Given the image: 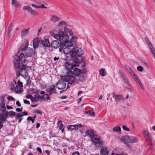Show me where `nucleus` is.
I'll return each mask as SVG.
<instances>
[{
    "instance_id": "nucleus-4",
    "label": "nucleus",
    "mask_w": 155,
    "mask_h": 155,
    "mask_svg": "<svg viewBox=\"0 0 155 155\" xmlns=\"http://www.w3.org/2000/svg\"><path fill=\"white\" fill-rule=\"evenodd\" d=\"M62 80H64L65 82H68V84H71L75 81V78L72 74L71 71H68L67 75L62 77Z\"/></svg>"
},
{
    "instance_id": "nucleus-11",
    "label": "nucleus",
    "mask_w": 155,
    "mask_h": 155,
    "mask_svg": "<svg viewBox=\"0 0 155 155\" xmlns=\"http://www.w3.org/2000/svg\"><path fill=\"white\" fill-rule=\"evenodd\" d=\"M69 37L68 35H67L66 33L64 34H64L63 35H62V37L61 39V41L60 42L62 43L63 42L62 45H64L65 43H67L68 42H71L70 41H69Z\"/></svg>"
},
{
    "instance_id": "nucleus-57",
    "label": "nucleus",
    "mask_w": 155,
    "mask_h": 155,
    "mask_svg": "<svg viewBox=\"0 0 155 155\" xmlns=\"http://www.w3.org/2000/svg\"><path fill=\"white\" fill-rule=\"evenodd\" d=\"M72 155H80V154L78 151H77L73 152L72 153Z\"/></svg>"
},
{
    "instance_id": "nucleus-10",
    "label": "nucleus",
    "mask_w": 155,
    "mask_h": 155,
    "mask_svg": "<svg viewBox=\"0 0 155 155\" xmlns=\"http://www.w3.org/2000/svg\"><path fill=\"white\" fill-rule=\"evenodd\" d=\"M8 116L7 114H0V129L3 127V124L6 120Z\"/></svg>"
},
{
    "instance_id": "nucleus-47",
    "label": "nucleus",
    "mask_w": 155,
    "mask_h": 155,
    "mask_svg": "<svg viewBox=\"0 0 155 155\" xmlns=\"http://www.w3.org/2000/svg\"><path fill=\"white\" fill-rule=\"evenodd\" d=\"M24 116V115L20 113V114H18L15 117V118L16 119H18Z\"/></svg>"
},
{
    "instance_id": "nucleus-3",
    "label": "nucleus",
    "mask_w": 155,
    "mask_h": 155,
    "mask_svg": "<svg viewBox=\"0 0 155 155\" xmlns=\"http://www.w3.org/2000/svg\"><path fill=\"white\" fill-rule=\"evenodd\" d=\"M73 45V44L71 42H68L67 43H65L64 45H61L60 47L59 51L61 52L63 50L64 53L65 54H68L71 52L70 47H72Z\"/></svg>"
},
{
    "instance_id": "nucleus-7",
    "label": "nucleus",
    "mask_w": 155,
    "mask_h": 155,
    "mask_svg": "<svg viewBox=\"0 0 155 155\" xmlns=\"http://www.w3.org/2000/svg\"><path fill=\"white\" fill-rule=\"evenodd\" d=\"M91 140L94 143L98 144V146L101 147L102 146L103 143L100 140V137L97 135H94L91 138Z\"/></svg>"
},
{
    "instance_id": "nucleus-48",
    "label": "nucleus",
    "mask_w": 155,
    "mask_h": 155,
    "mask_svg": "<svg viewBox=\"0 0 155 155\" xmlns=\"http://www.w3.org/2000/svg\"><path fill=\"white\" fill-rule=\"evenodd\" d=\"M30 13H31V14L35 15H37L38 14L37 12L33 10L32 9H31V10Z\"/></svg>"
},
{
    "instance_id": "nucleus-44",
    "label": "nucleus",
    "mask_w": 155,
    "mask_h": 155,
    "mask_svg": "<svg viewBox=\"0 0 155 155\" xmlns=\"http://www.w3.org/2000/svg\"><path fill=\"white\" fill-rule=\"evenodd\" d=\"M30 91L31 93L32 94H38L39 93V90H37L34 88L31 89V90Z\"/></svg>"
},
{
    "instance_id": "nucleus-29",
    "label": "nucleus",
    "mask_w": 155,
    "mask_h": 155,
    "mask_svg": "<svg viewBox=\"0 0 155 155\" xmlns=\"http://www.w3.org/2000/svg\"><path fill=\"white\" fill-rule=\"evenodd\" d=\"M13 24L12 23H10L8 28V30L7 31L8 35L9 37L10 36V34L12 30V29L13 27Z\"/></svg>"
},
{
    "instance_id": "nucleus-6",
    "label": "nucleus",
    "mask_w": 155,
    "mask_h": 155,
    "mask_svg": "<svg viewBox=\"0 0 155 155\" xmlns=\"http://www.w3.org/2000/svg\"><path fill=\"white\" fill-rule=\"evenodd\" d=\"M144 138L146 140V146L147 147H148V149L149 150H152L153 148V143L151 135Z\"/></svg>"
},
{
    "instance_id": "nucleus-37",
    "label": "nucleus",
    "mask_w": 155,
    "mask_h": 155,
    "mask_svg": "<svg viewBox=\"0 0 155 155\" xmlns=\"http://www.w3.org/2000/svg\"><path fill=\"white\" fill-rule=\"evenodd\" d=\"M78 76V79L79 81L82 82L84 80L85 78L83 74H80Z\"/></svg>"
},
{
    "instance_id": "nucleus-27",
    "label": "nucleus",
    "mask_w": 155,
    "mask_h": 155,
    "mask_svg": "<svg viewBox=\"0 0 155 155\" xmlns=\"http://www.w3.org/2000/svg\"><path fill=\"white\" fill-rule=\"evenodd\" d=\"M34 98L35 100V101L36 102H37L43 100L42 97L39 95H35V97H34Z\"/></svg>"
},
{
    "instance_id": "nucleus-35",
    "label": "nucleus",
    "mask_w": 155,
    "mask_h": 155,
    "mask_svg": "<svg viewBox=\"0 0 155 155\" xmlns=\"http://www.w3.org/2000/svg\"><path fill=\"white\" fill-rule=\"evenodd\" d=\"M78 38L75 36H72L71 38V42L73 44H75L77 42Z\"/></svg>"
},
{
    "instance_id": "nucleus-64",
    "label": "nucleus",
    "mask_w": 155,
    "mask_h": 155,
    "mask_svg": "<svg viewBox=\"0 0 155 155\" xmlns=\"http://www.w3.org/2000/svg\"><path fill=\"white\" fill-rule=\"evenodd\" d=\"M24 103L25 104H27L28 105L30 104V102L29 101L26 100H24Z\"/></svg>"
},
{
    "instance_id": "nucleus-17",
    "label": "nucleus",
    "mask_w": 155,
    "mask_h": 155,
    "mask_svg": "<svg viewBox=\"0 0 155 155\" xmlns=\"http://www.w3.org/2000/svg\"><path fill=\"white\" fill-rule=\"evenodd\" d=\"M63 31L61 30L59 31L58 32V34L54 35V38L60 41H61L62 35H63Z\"/></svg>"
},
{
    "instance_id": "nucleus-12",
    "label": "nucleus",
    "mask_w": 155,
    "mask_h": 155,
    "mask_svg": "<svg viewBox=\"0 0 155 155\" xmlns=\"http://www.w3.org/2000/svg\"><path fill=\"white\" fill-rule=\"evenodd\" d=\"M12 86L13 87V88L12 87L11 88V90H13L14 89L15 92L16 93L20 94L23 92L22 87L18 86V85H16L14 88V86L13 85H12Z\"/></svg>"
},
{
    "instance_id": "nucleus-58",
    "label": "nucleus",
    "mask_w": 155,
    "mask_h": 155,
    "mask_svg": "<svg viewBox=\"0 0 155 155\" xmlns=\"http://www.w3.org/2000/svg\"><path fill=\"white\" fill-rule=\"evenodd\" d=\"M22 108L21 107L20 108H17L16 109V111L18 112H20L22 111Z\"/></svg>"
},
{
    "instance_id": "nucleus-50",
    "label": "nucleus",
    "mask_w": 155,
    "mask_h": 155,
    "mask_svg": "<svg viewBox=\"0 0 155 155\" xmlns=\"http://www.w3.org/2000/svg\"><path fill=\"white\" fill-rule=\"evenodd\" d=\"M122 127L123 129L125 131H129L130 130V129L125 126L123 125Z\"/></svg>"
},
{
    "instance_id": "nucleus-36",
    "label": "nucleus",
    "mask_w": 155,
    "mask_h": 155,
    "mask_svg": "<svg viewBox=\"0 0 155 155\" xmlns=\"http://www.w3.org/2000/svg\"><path fill=\"white\" fill-rule=\"evenodd\" d=\"M49 95V94H45L44 95L42 96V97L43 99H44L45 101H48L50 99Z\"/></svg>"
},
{
    "instance_id": "nucleus-42",
    "label": "nucleus",
    "mask_w": 155,
    "mask_h": 155,
    "mask_svg": "<svg viewBox=\"0 0 155 155\" xmlns=\"http://www.w3.org/2000/svg\"><path fill=\"white\" fill-rule=\"evenodd\" d=\"M143 134L144 136V137H146L147 136H148L151 135L149 133L148 130H143Z\"/></svg>"
},
{
    "instance_id": "nucleus-31",
    "label": "nucleus",
    "mask_w": 155,
    "mask_h": 155,
    "mask_svg": "<svg viewBox=\"0 0 155 155\" xmlns=\"http://www.w3.org/2000/svg\"><path fill=\"white\" fill-rule=\"evenodd\" d=\"M144 40L149 46V47H151L153 46L152 44L151 43L150 40L147 37H145L144 38Z\"/></svg>"
},
{
    "instance_id": "nucleus-46",
    "label": "nucleus",
    "mask_w": 155,
    "mask_h": 155,
    "mask_svg": "<svg viewBox=\"0 0 155 155\" xmlns=\"http://www.w3.org/2000/svg\"><path fill=\"white\" fill-rule=\"evenodd\" d=\"M15 84H17L18 86H19L20 87H22L23 86L22 85V83L19 80H18L17 82H16L15 81Z\"/></svg>"
},
{
    "instance_id": "nucleus-55",
    "label": "nucleus",
    "mask_w": 155,
    "mask_h": 155,
    "mask_svg": "<svg viewBox=\"0 0 155 155\" xmlns=\"http://www.w3.org/2000/svg\"><path fill=\"white\" fill-rule=\"evenodd\" d=\"M31 81L30 78H28L27 81L26 85H29L31 83Z\"/></svg>"
},
{
    "instance_id": "nucleus-62",
    "label": "nucleus",
    "mask_w": 155,
    "mask_h": 155,
    "mask_svg": "<svg viewBox=\"0 0 155 155\" xmlns=\"http://www.w3.org/2000/svg\"><path fill=\"white\" fill-rule=\"evenodd\" d=\"M89 114L90 115H91L92 116H94L95 115V114L94 112L92 111H89Z\"/></svg>"
},
{
    "instance_id": "nucleus-39",
    "label": "nucleus",
    "mask_w": 155,
    "mask_h": 155,
    "mask_svg": "<svg viewBox=\"0 0 155 155\" xmlns=\"http://www.w3.org/2000/svg\"><path fill=\"white\" fill-rule=\"evenodd\" d=\"M132 76L133 78L137 82L139 81H140L136 75L134 74V72H131L130 74Z\"/></svg>"
},
{
    "instance_id": "nucleus-30",
    "label": "nucleus",
    "mask_w": 155,
    "mask_h": 155,
    "mask_svg": "<svg viewBox=\"0 0 155 155\" xmlns=\"http://www.w3.org/2000/svg\"><path fill=\"white\" fill-rule=\"evenodd\" d=\"M60 19V18L55 15L53 16L51 18V20L53 22H56L58 21Z\"/></svg>"
},
{
    "instance_id": "nucleus-54",
    "label": "nucleus",
    "mask_w": 155,
    "mask_h": 155,
    "mask_svg": "<svg viewBox=\"0 0 155 155\" xmlns=\"http://www.w3.org/2000/svg\"><path fill=\"white\" fill-rule=\"evenodd\" d=\"M23 45H24L25 47H26L27 48V47L28 45V42L27 41H25L24 43H23Z\"/></svg>"
},
{
    "instance_id": "nucleus-33",
    "label": "nucleus",
    "mask_w": 155,
    "mask_h": 155,
    "mask_svg": "<svg viewBox=\"0 0 155 155\" xmlns=\"http://www.w3.org/2000/svg\"><path fill=\"white\" fill-rule=\"evenodd\" d=\"M65 33H69V35L71 36H73V33L72 31L71 30V29H69L68 28H65Z\"/></svg>"
},
{
    "instance_id": "nucleus-15",
    "label": "nucleus",
    "mask_w": 155,
    "mask_h": 155,
    "mask_svg": "<svg viewBox=\"0 0 155 155\" xmlns=\"http://www.w3.org/2000/svg\"><path fill=\"white\" fill-rule=\"evenodd\" d=\"M59 28L61 30H64L65 32V29L67 28L66 27V23L64 21H61L59 22L58 25Z\"/></svg>"
},
{
    "instance_id": "nucleus-25",
    "label": "nucleus",
    "mask_w": 155,
    "mask_h": 155,
    "mask_svg": "<svg viewBox=\"0 0 155 155\" xmlns=\"http://www.w3.org/2000/svg\"><path fill=\"white\" fill-rule=\"evenodd\" d=\"M86 136H88L91 138L94 135L93 130H87L85 133Z\"/></svg>"
},
{
    "instance_id": "nucleus-23",
    "label": "nucleus",
    "mask_w": 155,
    "mask_h": 155,
    "mask_svg": "<svg viewBox=\"0 0 155 155\" xmlns=\"http://www.w3.org/2000/svg\"><path fill=\"white\" fill-rule=\"evenodd\" d=\"M39 43L38 39L37 38H36L34 39L33 41V47L35 49L37 48L38 46Z\"/></svg>"
},
{
    "instance_id": "nucleus-41",
    "label": "nucleus",
    "mask_w": 155,
    "mask_h": 155,
    "mask_svg": "<svg viewBox=\"0 0 155 155\" xmlns=\"http://www.w3.org/2000/svg\"><path fill=\"white\" fill-rule=\"evenodd\" d=\"M57 124L58 127L60 129L64 128L61 121L60 120L57 123Z\"/></svg>"
},
{
    "instance_id": "nucleus-20",
    "label": "nucleus",
    "mask_w": 155,
    "mask_h": 155,
    "mask_svg": "<svg viewBox=\"0 0 155 155\" xmlns=\"http://www.w3.org/2000/svg\"><path fill=\"white\" fill-rule=\"evenodd\" d=\"M33 50L31 48H29L28 49L26 50L25 51V55L26 57L31 56L33 54Z\"/></svg>"
},
{
    "instance_id": "nucleus-21",
    "label": "nucleus",
    "mask_w": 155,
    "mask_h": 155,
    "mask_svg": "<svg viewBox=\"0 0 155 155\" xmlns=\"http://www.w3.org/2000/svg\"><path fill=\"white\" fill-rule=\"evenodd\" d=\"M120 76H121L122 78H123V79L124 81L126 83L128 87H127L128 89H130V84L129 83V82L127 80L126 78V77L124 75V74L122 73L121 71H120Z\"/></svg>"
},
{
    "instance_id": "nucleus-16",
    "label": "nucleus",
    "mask_w": 155,
    "mask_h": 155,
    "mask_svg": "<svg viewBox=\"0 0 155 155\" xmlns=\"http://www.w3.org/2000/svg\"><path fill=\"white\" fill-rule=\"evenodd\" d=\"M65 66L68 71H71V70H72L76 66V65L75 64H69L66 62L65 64Z\"/></svg>"
},
{
    "instance_id": "nucleus-63",
    "label": "nucleus",
    "mask_w": 155,
    "mask_h": 155,
    "mask_svg": "<svg viewBox=\"0 0 155 155\" xmlns=\"http://www.w3.org/2000/svg\"><path fill=\"white\" fill-rule=\"evenodd\" d=\"M0 106L1 107L5 106L4 101H1L0 103Z\"/></svg>"
},
{
    "instance_id": "nucleus-56",
    "label": "nucleus",
    "mask_w": 155,
    "mask_h": 155,
    "mask_svg": "<svg viewBox=\"0 0 155 155\" xmlns=\"http://www.w3.org/2000/svg\"><path fill=\"white\" fill-rule=\"evenodd\" d=\"M5 99V96L4 95H2L0 97V100L1 101H4Z\"/></svg>"
},
{
    "instance_id": "nucleus-22",
    "label": "nucleus",
    "mask_w": 155,
    "mask_h": 155,
    "mask_svg": "<svg viewBox=\"0 0 155 155\" xmlns=\"http://www.w3.org/2000/svg\"><path fill=\"white\" fill-rule=\"evenodd\" d=\"M108 153V151L107 148L103 147L100 151V154L102 155H107Z\"/></svg>"
},
{
    "instance_id": "nucleus-13",
    "label": "nucleus",
    "mask_w": 155,
    "mask_h": 155,
    "mask_svg": "<svg viewBox=\"0 0 155 155\" xmlns=\"http://www.w3.org/2000/svg\"><path fill=\"white\" fill-rule=\"evenodd\" d=\"M47 91L49 93V95H51L52 94L54 93L55 94H57L56 90L55 89V85L50 86L47 89Z\"/></svg>"
},
{
    "instance_id": "nucleus-24",
    "label": "nucleus",
    "mask_w": 155,
    "mask_h": 155,
    "mask_svg": "<svg viewBox=\"0 0 155 155\" xmlns=\"http://www.w3.org/2000/svg\"><path fill=\"white\" fill-rule=\"evenodd\" d=\"M113 97L115 99L117 102H118L121 99L123 100L124 99V97L122 95L119 94L115 95L114 93Z\"/></svg>"
},
{
    "instance_id": "nucleus-40",
    "label": "nucleus",
    "mask_w": 155,
    "mask_h": 155,
    "mask_svg": "<svg viewBox=\"0 0 155 155\" xmlns=\"http://www.w3.org/2000/svg\"><path fill=\"white\" fill-rule=\"evenodd\" d=\"M23 9L26 10L29 13H30V12L32 9L31 7L29 5L24 6L23 7Z\"/></svg>"
},
{
    "instance_id": "nucleus-1",
    "label": "nucleus",
    "mask_w": 155,
    "mask_h": 155,
    "mask_svg": "<svg viewBox=\"0 0 155 155\" xmlns=\"http://www.w3.org/2000/svg\"><path fill=\"white\" fill-rule=\"evenodd\" d=\"M25 56L23 53L20 54L19 56L16 54L14 56L13 62L15 69L17 78L20 75L24 78L28 77L26 66L23 64V63H25Z\"/></svg>"
},
{
    "instance_id": "nucleus-9",
    "label": "nucleus",
    "mask_w": 155,
    "mask_h": 155,
    "mask_svg": "<svg viewBox=\"0 0 155 155\" xmlns=\"http://www.w3.org/2000/svg\"><path fill=\"white\" fill-rule=\"evenodd\" d=\"M49 37L48 36H45L44 37L43 40L41 41V44L45 47H49L50 44L49 40Z\"/></svg>"
},
{
    "instance_id": "nucleus-34",
    "label": "nucleus",
    "mask_w": 155,
    "mask_h": 155,
    "mask_svg": "<svg viewBox=\"0 0 155 155\" xmlns=\"http://www.w3.org/2000/svg\"><path fill=\"white\" fill-rule=\"evenodd\" d=\"M149 48L150 51L153 54V56L155 59V50L154 49L153 46L150 47Z\"/></svg>"
},
{
    "instance_id": "nucleus-52",
    "label": "nucleus",
    "mask_w": 155,
    "mask_h": 155,
    "mask_svg": "<svg viewBox=\"0 0 155 155\" xmlns=\"http://www.w3.org/2000/svg\"><path fill=\"white\" fill-rule=\"evenodd\" d=\"M27 48L26 47H25L23 45H22L20 46L21 50L23 51H25L26 50V49Z\"/></svg>"
},
{
    "instance_id": "nucleus-5",
    "label": "nucleus",
    "mask_w": 155,
    "mask_h": 155,
    "mask_svg": "<svg viewBox=\"0 0 155 155\" xmlns=\"http://www.w3.org/2000/svg\"><path fill=\"white\" fill-rule=\"evenodd\" d=\"M123 140V142L124 144H126L127 143H133L138 141V140L137 138L135 137H131L129 136H125L123 137L122 138Z\"/></svg>"
},
{
    "instance_id": "nucleus-49",
    "label": "nucleus",
    "mask_w": 155,
    "mask_h": 155,
    "mask_svg": "<svg viewBox=\"0 0 155 155\" xmlns=\"http://www.w3.org/2000/svg\"><path fill=\"white\" fill-rule=\"evenodd\" d=\"M7 99L9 101H12L14 102L15 101V99L12 96H9L8 97Z\"/></svg>"
},
{
    "instance_id": "nucleus-2",
    "label": "nucleus",
    "mask_w": 155,
    "mask_h": 155,
    "mask_svg": "<svg viewBox=\"0 0 155 155\" xmlns=\"http://www.w3.org/2000/svg\"><path fill=\"white\" fill-rule=\"evenodd\" d=\"M83 54L82 50L78 47L73 48L70 52V55L72 59L74 60V61L76 63H78L80 61L78 58L81 57Z\"/></svg>"
},
{
    "instance_id": "nucleus-8",
    "label": "nucleus",
    "mask_w": 155,
    "mask_h": 155,
    "mask_svg": "<svg viewBox=\"0 0 155 155\" xmlns=\"http://www.w3.org/2000/svg\"><path fill=\"white\" fill-rule=\"evenodd\" d=\"M65 81L64 80H62L61 77V80L56 84V87L59 90L64 89L66 86V84Z\"/></svg>"
},
{
    "instance_id": "nucleus-28",
    "label": "nucleus",
    "mask_w": 155,
    "mask_h": 155,
    "mask_svg": "<svg viewBox=\"0 0 155 155\" xmlns=\"http://www.w3.org/2000/svg\"><path fill=\"white\" fill-rule=\"evenodd\" d=\"M29 28H27L25 30H23L21 31V36L22 37L25 36L26 35L28 34V30Z\"/></svg>"
},
{
    "instance_id": "nucleus-53",
    "label": "nucleus",
    "mask_w": 155,
    "mask_h": 155,
    "mask_svg": "<svg viewBox=\"0 0 155 155\" xmlns=\"http://www.w3.org/2000/svg\"><path fill=\"white\" fill-rule=\"evenodd\" d=\"M35 113H37L40 115H42V113L41 110H36L35 111Z\"/></svg>"
},
{
    "instance_id": "nucleus-26",
    "label": "nucleus",
    "mask_w": 155,
    "mask_h": 155,
    "mask_svg": "<svg viewBox=\"0 0 155 155\" xmlns=\"http://www.w3.org/2000/svg\"><path fill=\"white\" fill-rule=\"evenodd\" d=\"M11 4L12 6L16 8L20 5V4L17 0H12Z\"/></svg>"
},
{
    "instance_id": "nucleus-43",
    "label": "nucleus",
    "mask_w": 155,
    "mask_h": 155,
    "mask_svg": "<svg viewBox=\"0 0 155 155\" xmlns=\"http://www.w3.org/2000/svg\"><path fill=\"white\" fill-rule=\"evenodd\" d=\"M125 67L128 71L130 73H131V72H133V71L131 69L130 67L127 65H125Z\"/></svg>"
},
{
    "instance_id": "nucleus-19",
    "label": "nucleus",
    "mask_w": 155,
    "mask_h": 155,
    "mask_svg": "<svg viewBox=\"0 0 155 155\" xmlns=\"http://www.w3.org/2000/svg\"><path fill=\"white\" fill-rule=\"evenodd\" d=\"M71 71L72 72V74L75 77L78 76L81 73L80 70L76 68H74L73 71Z\"/></svg>"
},
{
    "instance_id": "nucleus-60",
    "label": "nucleus",
    "mask_w": 155,
    "mask_h": 155,
    "mask_svg": "<svg viewBox=\"0 0 155 155\" xmlns=\"http://www.w3.org/2000/svg\"><path fill=\"white\" fill-rule=\"evenodd\" d=\"M139 84V85H140V87H141V88L143 90H144V88L143 87V85H142V84L141 83L140 81H139L138 82H137Z\"/></svg>"
},
{
    "instance_id": "nucleus-18",
    "label": "nucleus",
    "mask_w": 155,
    "mask_h": 155,
    "mask_svg": "<svg viewBox=\"0 0 155 155\" xmlns=\"http://www.w3.org/2000/svg\"><path fill=\"white\" fill-rule=\"evenodd\" d=\"M62 45L60 44L58 41L57 40H54L51 44V46L52 48H57Z\"/></svg>"
},
{
    "instance_id": "nucleus-45",
    "label": "nucleus",
    "mask_w": 155,
    "mask_h": 155,
    "mask_svg": "<svg viewBox=\"0 0 155 155\" xmlns=\"http://www.w3.org/2000/svg\"><path fill=\"white\" fill-rule=\"evenodd\" d=\"M8 114L10 116L14 117L17 114V113L13 111H11L8 112Z\"/></svg>"
},
{
    "instance_id": "nucleus-38",
    "label": "nucleus",
    "mask_w": 155,
    "mask_h": 155,
    "mask_svg": "<svg viewBox=\"0 0 155 155\" xmlns=\"http://www.w3.org/2000/svg\"><path fill=\"white\" fill-rule=\"evenodd\" d=\"M100 74L102 76H105L106 74L105 70L104 69H101L99 71Z\"/></svg>"
},
{
    "instance_id": "nucleus-14",
    "label": "nucleus",
    "mask_w": 155,
    "mask_h": 155,
    "mask_svg": "<svg viewBox=\"0 0 155 155\" xmlns=\"http://www.w3.org/2000/svg\"><path fill=\"white\" fill-rule=\"evenodd\" d=\"M83 125L81 124H79L78 125H68L67 126V128L68 130H73L78 129V128L82 127Z\"/></svg>"
},
{
    "instance_id": "nucleus-51",
    "label": "nucleus",
    "mask_w": 155,
    "mask_h": 155,
    "mask_svg": "<svg viewBox=\"0 0 155 155\" xmlns=\"http://www.w3.org/2000/svg\"><path fill=\"white\" fill-rule=\"evenodd\" d=\"M137 70L138 71L141 72L143 70V68L140 66H138L137 68Z\"/></svg>"
},
{
    "instance_id": "nucleus-32",
    "label": "nucleus",
    "mask_w": 155,
    "mask_h": 155,
    "mask_svg": "<svg viewBox=\"0 0 155 155\" xmlns=\"http://www.w3.org/2000/svg\"><path fill=\"white\" fill-rule=\"evenodd\" d=\"M121 130V128L119 126H116L113 128V131L115 132H120Z\"/></svg>"
},
{
    "instance_id": "nucleus-61",
    "label": "nucleus",
    "mask_w": 155,
    "mask_h": 155,
    "mask_svg": "<svg viewBox=\"0 0 155 155\" xmlns=\"http://www.w3.org/2000/svg\"><path fill=\"white\" fill-rule=\"evenodd\" d=\"M36 149L38 152L40 153H42V150L40 148L38 147Z\"/></svg>"
},
{
    "instance_id": "nucleus-59",
    "label": "nucleus",
    "mask_w": 155,
    "mask_h": 155,
    "mask_svg": "<svg viewBox=\"0 0 155 155\" xmlns=\"http://www.w3.org/2000/svg\"><path fill=\"white\" fill-rule=\"evenodd\" d=\"M33 97L30 94H27L26 95V97L28 99H31Z\"/></svg>"
}]
</instances>
